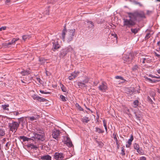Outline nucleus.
<instances>
[{"label":"nucleus","mask_w":160,"mask_h":160,"mask_svg":"<svg viewBox=\"0 0 160 160\" xmlns=\"http://www.w3.org/2000/svg\"><path fill=\"white\" fill-rule=\"evenodd\" d=\"M129 19L124 18L123 20V27L126 28H131L136 24V21L139 18H144L145 14L142 12H128Z\"/></svg>","instance_id":"f257e3e1"},{"label":"nucleus","mask_w":160,"mask_h":160,"mask_svg":"<svg viewBox=\"0 0 160 160\" xmlns=\"http://www.w3.org/2000/svg\"><path fill=\"white\" fill-rule=\"evenodd\" d=\"M75 30L73 29H69L68 31H66L65 28H64V29L62 33V39L63 41H65V37L66 38V39L68 42H69L72 41L73 38V36L75 34Z\"/></svg>","instance_id":"f03ea898"},{"label":"nucleus","mask_w":160,"mask_h":160,"mask_svg":"<svg viewBox=\"0 0 160 160\" xmlns=\"http://www.w3.org/2000/svg\"><path fill=\"white\" fill-rule=\"evenodd\" d=\"M8 125L10 130L14 132H16L19 127V123L15 122H12V123H9Z\"/></svg>","instance_id":"7ed1b4c3"},{"label":"nucleus","mask_w":160,"mask_h":160,"mask_svg":"<svg viewBox=\"0 0 160 160\" xmlns=\"http://www.w3.org/2000/svg\"><path fill=\"white\" fill-rule=\"evenodd\" d=\"M60 131L55 129H53L52 131V137L57 141H58L60 138Z\"/></svg>","instance_id":"20e7f679"},{"label":"nucleus","mask_w":160,"mask_h":160,"mask_svg":"<svg viewBox=\"0 0 160 160\" xmlns=\"http://www.w3.org/2000/svg\"><path fill=\"white\" fill-rule=\"evenodd\" d=\"M65 155L62 153L55 152L53 155V158L56 160H65Z\"/></svg>","instance_id":"39448f33"},{"label":"nucleus","mask_w":160,"mask_h":160,"mask_svg":"<svg viewBox=\"0 0 160 160\" xmlns=\"http://www.w3.org/2000/svg\"><path fill=\"white\" fill-rule=\"evenodd\" d=\"M39 133L40 134L34 133V136L31 137L32 140L33 141L36 140V139L42 140V139L43 138L44 134L42 132L41 133L40 132Z\"/></svg>","instance_id":"423d86ee"},{"label":"nucleus","mask_w":160,"mask_h":160,"mask_svg":"<svg viewBox=\"0 0 160 160\" xmlns=\"http://www.w3.org/2000/svg\"><path fill=\"white\" fill-rule=\"evenodd\" d=\"M107 88V84L105 82H102L101 85L98 87L99 89L102 92H105Z\"/></svg>","instance_id":"0eeeda50"},{"label":"nucleus","mask_w":160,"mask_h":160,"mask_svg":"<svg viewBox=\"0 0 160 160\" xmlns=\"http://www.w3.org/2000/svg\"><path fill=\"white\" fill-rule=\"evenodd\" d=\"M52 44L53 45L52 49L53 51H55L56 50L59 48L60 47L57 41L53 40Z\"/></svg>","instance_id":"6e6552de"},{"label":"nucleus","mask_w":160,"mask_h":160,"mask_svg":"<svg viewBox=\"0 0 160 160\" xmlns=\"http://www.w3.org/2000/svg\"><path fill=\"white\" fill-rule=\"evenodd\" d=\"M79 73L78 71H74L71 73V75L69 76L68 78L70 80H72L73 78H76Z\"/></svg>","instance_id":"1a4fd4ad"},{"label":"nucleus","mask_w":160,"mask_h":160,"mask_svg":"<svg viewBox=\"0 0 160 160\" xmlns=\"http://www.w3.org/2000/svg\"><path fill=\"white\" fill-rule=\"evenodd\" d=\"M133 139L132 135H131L130 138L128 139L127 143L126 144V147L127 148H129L132 144V142Z\"/></svg>","instance_id":"9d476101"},{"label":"nucleus","mask_w":160,"mask_h":160,"mask_svg":"<svg viewBox=\"0 0 160 160\" xmlns=\"http://www.w3.org/2000/svg\"><path fill=\"white\" fill-rule=\"evenodd\" d=\"M18 138L22 140L23 142L28 141L32 140L31 138H28L24 136H20Z\"/></svg>","instance_id":"9b49d317"},{"label":"nucleus","mask_w":160,"mask_h":160,"mask_svg":"<svg viewBox=\"0 0 160 160\" xmlns=\"http://www.w3.org/2000/svg\"><path fill=\"white\" fill-rule=\"evenodd\" d=\"M67 54V51L65 49L62 50L61 51L59 54V57L60 58H63Z\"/></svg>","instance_id":"f8f14e48"},{"label":"nucleus","mask_w":160,"mask_h":160,"mask_svg":"<svg viewBox=\"0 0 160 160\" xmlns=\"http://www.w3.org/2000/svg\"><path fill=\"white\" fill-rule=\"evenodd\" d=\"M42 160H51V157L49 155H45L41 157Z\"/></svg>","instance_id":"ddd939ff"},{"label":"nucleus","mask_w":160,"mask_h":160,"mask_svg":"<svg viewBox=\"0 0 160 160\" xmlns=\"http://www.w3.org/2000/svg\"><path fill=\"white\" fill-rule=\"evenodd\" d=\"M66 138V142L67 145L70 147H71L72 146V144L70 138L67 137Z\"/></svg>","instance_id":"4468645a"},{"label":"nucleus","mask_w":160,"mask_h":160,"mask_svg":"<svg viewBox=\"0 0 160 160\" xmlns=\"http://www.w3.org/2000/svg\"><path fill=\"white\" fill-rule=\"evenodd\" d=\"M77 85L79 88H83L87 87V85L82 82H77Z\"/></svg>","instance_id":"2eb2a0df"},{"label":"nucleus","mask_w":160,"mask_h":160,"mask_svg":"<svg viewBox=\"0 0 160 160\" xmlns=\"http://www.w3.org/2000/svg\"><path fill=\"white\" fill-rule=\"evenodd\" d=\"M148 58H146L142 57L140 58V62H142L143 64L145 63V62L149 63L150 61L148 60Z\"/></svg>","instance_id":"dca6fc26"},{"label":"nucleus","mask_w":160,"mask_h":160,"mask_svg":"<svg viewBox=\"0 0 160 160\" xmlns=\"http://www.w3.org/2000/svg\"><path fill=\"white\" fill-rule=\"evenodd\" d=\"M23 76H25L29 74L30 73V71L28 70H23L20 72Z\"/></svg>","instance_id":"f3484780"},{"label":"nucleus","mask_w":160,"mask_h":160,"mask_svg":"<svg viewBox=\"0 0 160 160\" xmlns=\"http://www.w3.org/2000/svg\"><path fill=\"white\" fill-rule=\"evenodd\" d=\"M134 148L137 150V152L139 153H141L140 150V147L139 145L136 143H135L134 145Z\"/></svg>","instance_id":"a211bd4d"},{"label":"nucleus","mask_w":160,"mask_h":160,"mask_svg":"<svg viewBox=\"0 0 160 160\" xmlns=\"http://www.w3.org/2000/svg\"><path fill=\"white\" fill-rule=\"evenodd\" d=\"M39 117L38 115H36L34 116H32L28 117V119L30 120L31 121H32L35 120H37Z\"/></svg>","instance_id":"6ab92c4d"},{"label":"nucleus","mask_w":160,"mask_h":160,"mask_svg":"<svg viewBox=\"0 0 160 160\" xmlns=\"http://www.w3.org/2000/svg\"><path fill=\"white\" fill-rule=\"evenodd\" d=\"M27 147L28 148H31V149H36L38 148V147L36 145H34L32 143H29L27 145Z\"/></svg>","instance_id":"aec40b11"},{"label":"nucleus","mask_w":160,"mask_h":160,"mask_svg":"<svg viewBox=\"0 0 160 160\" xmlns=\"http://www.w3.org/2000/svg\"><path fill=\"white\" fill-rule=\"evenodd\" d=\"M5 131L3 128L0 126V137L2 136L5 135Z\"/></svg>","instance_id":"412c9836"},{"label":"nucleus","mask_w":160,"mask_h":160,"mask_svg":"<svg viewBox=\"0 0 160 160\" xmlns=\"http://www.w3.org/2000/svg\"><path fill=\"white\" fill-rule=\"evenodd\" d=\"M112 136L114 139L115 140L116 145H117V147L118 148L119 145L118 143V140L117 138L116 134L115 133H114L112 134Z\"/></svg>","instance_id":"4be33fe9"},{"label":"nucleus","mask_w":160,"mask_h":160,"mask_svg":"<svg viewBox=\"0 0 160 160\" xmlns=\"http://www.w3.org/2000/svg\"><path fill=\"white\" fill-rule=\"evenodd\" d=\"M67 51V53L72 52L73 51V49L71 46H69L65 49Z\"/></svg>","instance_id":"5701e85b"},{"label":"nucleus","mask_w":160,"mask_h":160,"mask_svg":"<svg viewBox=\"0 0 160 160\" xmlns=\"http://www.w3.org/2000/svg\"><path fill=\"white\" fill-rule=\"evenodd\" d=\"M95 132L99 133H102L104 132V131L97 127L95 128Z\"/></svg>","instance_id":"b1692460"},{"label":"nucleus","mask_w":160,"mask_h":160,"mask_svg":"<svg viewBox=\"0 0 160 160\" xmlns=\"http://www.w3.org/2000/svg\"><path fill=\"white\" fill-rule=\"evenodd\" d=\"M139 30H140L139 28H134V29L132 28L131 29V32L133 33H134V34H136V33H137Z\"/></svg>","instance_id":"393cba45"},{"label":"nucleus","mask_w":160,"mask_h":160,"mask_svg":"<svg viewBox=\"0 0 160 160\" xmlns=\"http://www.w3.org/2000/svg\"><path fill=\"white\" fill-rule=\"evenodd\" d=\"M88 118L87 117H84L82 119V121L83 122L88 123L89 121V120L88 119Z\"/></svg>","instance_id":"a878e982"},{"label":"nucleus","mask_w":160,"mask_h":160,"mask_svg":"<svg viewBox=\"0 0 160 160\" xmlns=\"http://www.w3.org/2000/svg\"><path fill=\"white\" fill-rule=\"evenodd\" d=\"M88 27L90 28H93L94 27V25L93 22L92 21H88Z\"/></svg>","instance_id":"bb28decb"},{"label":"nucleus","mask_w":160,"mask_h":160,"mask_svg":"<svg viewBox=\"0 0 160 160\" xmlns=\"http://www.w3.org/2000/svg\"><path fill=\"white\" fill-rule=\"evenodd\" d=\"M133 103L134 105V107H136L139 105V102L138 100H136L133 102Z\"/></svg>","instance_id":"cd10ccee"},{"label":"nucleus","mask_w":160,"mask_h":160,"mask_svg":"<svg viewBox=\"0 0 160 160\" xmlns=\"http://www.w3.org/2000/svg\"><path fill=\"white\" fill-rule=\"evenodd\" d=\"M37 100L40 102H46L47 100L45 98H44L42 97L39 96Z\"/></svg>","instance_id":"c85d7f7f"},{"label":"nucleus","mask_w":160,"mask_h":160,"mask_svg":"<svg viewBox=\"0 0 160 160\" xmlns=\"http://www.w3.org/2000/svg\"><path fill=\"white\" fill-rule=\"evenodd\" d=\"M30 38L29 35H23L22 36V38L23 40L24 41L26 40L27 39H29Z\"/></svg>","instance_id":"c756f323"},{"label":"nucleus","mask_w":160,"mask_h":160,"mask_svg":"<svg viewBox=\"0 0 160 160\" xmlns=\"http://www.w3.org/2000/svg\"><path fill=\"white\" fill-rule=\"evenodd\" d=\"M155 92L153 91H151L150 92V95L151 96L153 99H154V97L155 96Z\"/></svg>","instance_id":"7c9ffc66"},{"label":"nucleus","mask_w":160,"mask_h":160,"mask_svg":"<svg viewBox=\"0 0 160 160\" xmlns=\"http://www.w3.org/2000/svg\"><path fill=\"white\" fill-rule=\"evenodd\" d=\"M61 88L62 91L64 92H66L67 90L65 87L62 84L61 85Z\"/></svg>","instance_id":"2f4dec72"},{"label":"nucleus","mask_w":160,"mask_h":160,"mask_svg":"<svg viewBox=\"0 0 160 160\" xmlns=\"http://www.w3.org/2000/svg\"><path fill=\"white\" fill-rule=\"evenodd\" d=\"M60 98L62 100V101L65 102L67 101V99L64 96L62 95H60Z\"/></svg>","instance_id":"473e14b6"},{"label":"nucleus","mask_w":160,"mask_h":160,"mask_svg":"<svg viewBox=\"0 0 160 160\" xmlns=\"http://www.w3.org/2000/svg\"><path fill=\"white\" fill-rule=\"evenodd\" d=\"M115 78L116 79H120L122 80L125 81V80L121 76H117L115 77Z\"/></svg>","instance_id":"72a5a7b5"},{"label":"nucleus","mask_w":160,"mask_h":160,"mask_svg":"<svg viewBox=\"0 0 160 160\" xmlns=\"http://www.w3.org/2000/svg\"><path fill=\"white\" fill-rule=\"evenodd\" d=\"M76 106L78 109L79 110L81 111H83V109L77 103L76 104Z\"/></svg>","instance_id":"f704fd0d"},{"label":"nucleus","mask_w":160,"mask_h":160,"mask_svg":"<svg viewBox=\"0 0 160 160\" xmlns=\"http://www.w3.org/2000/svg\"><path fill=\"white\" fill-rule=\"evenodd\" d=\"M89 81V78H88L87 77L85 80H83L82 82L83 83H87Z\"/></svg>","instance_id":"c9c22d12"},{"label":"nucleus","mask_w":160,"mask_h":160,"mask_svg":"<svg viewBox=\"0 0 160 160\" xmlns=\"http://www.w3.org/2000/svg\"><path fill=\"white\" fill-rule=\"evenodd\" d=\"M134 3L136 5H138L140 7L142 6V5L140 2L136 1L134 2Z\"/></svg>","instance_id":"e433bc0d"},{"label":"nucleus","mask_w":160,"mask_h":160,"mask_svg":"<svg viewBox=\"0 0 160 160\" xmlns=\"http://www.w3.org/2000/svg\"><path fill=\"white\" fill-rule=\"evenodd\" d=\"M146 79H147L150 82H151L154 83L156 82V80H152L151 78H148L147 77Z\"/></svg>","instance_id":"4c0bfd02"},{"label":"nucleus","mask_w":160,"mask_h":160,"mask_svg":"<svg viewBox=\"0 0 160 160\" xmlns=\"http://www.w3.org/2000/svg\"><path fill=\"white\" fill-rule=\"evenodd\" d=\"M39 60L41 64H43L45 62V60L42 58H40Z\"/></svg>","instance_id":"58836bf2"},{"label":"nucleus","mask_w":160,"mask_h":160,"mask_svg":"<svg viewBox=\"0 0 160 160\" xmlns=\"http://www.w3.org/2000/svg\"><path fill=\"white\" fill-rule=\"evenodd\" d=\"M11 144V142L10 141H9L6 144L5 146L8 149L9 148V146Z\"/></svg>","instance_id":"ea45409f"},{"label":"nucleus","mask_w":160,"mask_h":160,"mask_svg":"<svg viewBox=\"0 0 160 160\" xmlns=\"http://www.w3.org/2000/svg\"><path fill=\"white\" fill-rule=\"evenodd\" d=\"M147 99L148 101L150 102L152 104L153 103V101L149 96H148L147 97Z\"/></svg>","instance_id":"a19ab883"},{"label":"nucleus","mask_w":160,"mask_h":160,"mask_svg":"<svg viewBox=\"0 0 160 160\" xmlns=\"http://www.w3.org/2000/svg\"><path fill=\"white\" fill-rule=\"evenodd\" d=\"M150 37V34L149 33H148L145 37V39H148Z\"/></svg>","instance_id":"79ce46f5"},{"label":"nucleus","mask_w":160,"mask_h":160,"mask_svg":"<svg viewBox=\"0 0 160 160\" xmlns=\"http://www.w3.org/2000/svg\"><path fill=\"white\" fill-rule=\"evenodd\" d=\"M8 107V105H2V107L3 108V109L4 110H7V109H8V108H7V107Z\"/></svg>","instance_id":"37998d69"},{"label":"nucleus","mask_w":160,"mask_h":160,"mask_svg":"<svg viewBox=\"0 0 160 160\" xmlns=\"http://www.w3.org/2000/svg\"><path fill=\"white\" fill-rule=\"evenodd\" d=\"M18 121H19V122L18 123H19V125L21 122H23V118L21 117L19 118H18Z\"/></svg>","instance_id":"c03bdc74"},{"label":"nucleus","mask_w":160,"mask_h":160,"mask_svg":"<svg viewBox=\"0 0 160 160\" xmlns=\"http://www.w3.org/2000/svg\"><path fill=\"white\" fill-rule=\"evenodd\" d=\"M7 27L4 26V27H2L1 28H0V31H2V30H4L6 29Z\"/></svg>","instance_id":"a18cd8bd"},{"label":"nucleus","mask_w":160,"mask_h":160,"mask_svg":"<svg viewBox=\"0 0 160 160\" xmlns=\"http://www.w3.org/2000/svg\"><path fill=\"white\" fill-rule=\"evenodd\" d=\"M38 96H37L36 95H34L33 96V98L34 99H36L37 100L38 98Z\"/></svg>","instance_id":"49530a36"},{"label":"nucleus","mask_w":160,"mask_h":160,"mask_svg":"<svg viewBox=\"0 0 160 160\" xmlns=\"http://www.w3.org/2000/svg\"><path fill=\"white\" fill-rule=\"evenodd\" d=\"M40 92L41 93H43V94H49L50 93L49 92H45L43 91H42V90H40Z\"/></svg>","instance_id":"de8ad7c7"},{"label":"nucleus","mask_w":160,"mask_h":160,"mask_svg":"<svg viewBox=\"0 0 160 160\" xmlns=\"http://www.w3.org/2000/svg\"><path fill=\"white\" fill-rule=\"evenodd\" d=\"M13 114L16 116L18 115L20 113L18 112H13Z\"/></svg>","instance_id":"09e8293b"},{"label":"nucleus","mask_w":160,"mask_h":160,"mask_svg":"<svg viewBox=\"0 0 160 160\" xmlns=\"http://www.w3.org/2000/svg\"><path fill=\"white\" fill-rule=\"evenodd\" d=\"M11 45V43L10 42L5 43V46L8 47L9 45Z\"/></svg>","instance_id":"8fccbe9b"},{"label":"nucleus","mask_w":160,"mask_h":160,"mask_svg":"<svg viewBox=\"0 0 160 160\" xmlns=\"http://www.w3.org/2000/svg\"><path fill=\"white\" fill-rule=\"evenodd\" d=\"M135 116L138 120H140L142 118L141 117L138 116L137 115H136Z\"/></svg>","instance_id":"3c124183"},{"label":"nucleus","mask_w":160,"mask_h":160,"mask_svg":"<svg viewBox=\"0 0 160 160\" xmlns=\"http://www.w3.org/2000/svg\"><path fill=\"white\" fill-rule=\"evenodd\" d=\"M140 160H146V158L144 157H142L140 158Z\"/></svg>","instance_id":"603ef678"},{"label":"nucleus","mask_w":160,"mask_h":160,"mask_svg":"<svg viewBox=\"0 0 160 160\" xmlns=\"http://www.w3.org/2000/svg\"><path fill=\"white\" fill-rule=\"evenodd\" d=\"M138 67L137 66H135L133 68H132V69L134 71L136 70L138 68Z\"/></svg>","instance_id":"864d4df0"},{"label":"nucleus","mask_w":160,"mask_h":160,"mask_svg":"<svg viewBox=\"0 0 160 160\" xmlns=\"http://www.w3.org/2000/svg\"><path fill=\"white\" fill-rule=\"evenodd\" d=\"M36 79L40 83L41 79L39 78H36Z\"/></svg>","instance_id":"5fc2aeb1"},{"label":"nucleus","mask_w":160,"mask_h":160,"mask_svg":"<svg viewBox=\"0 0 160 160\" xmlns=\"http://www.w3.org/2000/svg\"><path fill=\"white\" fill-rule=\"evenodd\" d=\"M16 40L15 39V38H13L12 40V42H13V43H15L16 42Z\"/></svg>","instance_id":"6e6d98bb"},{"label":"nucleus","mask_w":160,"mask_h":160,"mask_svg":"<svg viewBox=\"0 0 160 160\" xmlns=\"http://www.w3.org/2000/svg\"><path fill=\"white\" fill-rule=\"evenodd\" d=\"M152 11H147V13L148 14H150L152 13Z\"/></svg>","instance_id":"4d7b16f0"},{"label":"nucleus","mask_w":160,"mask_h":160,"mask_svg":"<svg viewBox=\"0 0 160 160\" xmlns=\"http://www.w3.org/2000/svg\"><path fill=\"white\" fill-rule=\"evenodd\" d=\"M157 45H158L159 46V49L160 50V41L158 42L157 43Z\"/></svg>","instance_id":"13d9d810"},{"label":"nucleus","mask_w":160,"mask_h":160,"mask_svg":"<svg viewBox=\"0 0 160 160\" xmlns=\"http://www.w3.org/2000/svg\"><path fill=\"white\" fill-rule=\"evenodd\" d=\"M155 55L156 56H157L158 57H160V55L157 54L156 52L155 53Z\"/></svg>","instance_id":"bf43d9fd"},{"label":"nucleus","mask_w":160,"mask_h":160,"mask_svg":"<svg viewBox=\"0 0 160 160\" xmlns=\"http://www.w3.org/2000/svg\"><path fill=\"white\" fill-rule=\"evenodd\" d=\"M151 77H152V78H158V77H156V76H153L152 75H150Z\"/></svg>","instance_id":"052dcab7"},{"label":"nucleus","mask_w":160,"mask_h":160,"mask_svg":"<svg viewBox=\"0 0 160 160\" xmlns=\"http://www.w3.org/2000/svg\"><path fill=\"white\" fill-rule=\"evenodd\" d=\"M103 125H105V124H107V123L105 120H103Z\"/></svg>","instance_id":"680f3d73"},{"label":"nucleus","mask_w":160,"mask_h":160,"mask_svg":"<svg viewBox=\"0 0 160 160\" xmlns=\"http://www.w3.org/2000/svg\"><path fill=\"white\" fill-rule=\"evenodd\" d=\"M112 35L113 36L115 37H116L117 35L116 34H112Z\"/></svg>","instance_id":"e2e57ef3"},{"label":"nucleus","mask_w":160,"mask_h":160,"mask_svg":"<svg viewBox=\"0 0 160 160\" xmlns=\"http://www.w3.org/2000/svg\"><path fill=\"white\" fill-rule=\"evenodd\" d=\"M157 72L159 74H160V69H158V70H157Z\"/></svg>","instance_id":"0e129e2a"},{"label":"nucleus","mask_w":160,"mask_h":160,"mask_svg":"<svg viewBox=\"0 0 160 160\" xmlns=\"http://www.w3.org/2000/svg\"><path fill=\"white\" fill-rule=\"evenodd\" d=\"M105 131H106V132H108V129H107V127H105Z\"/></svg>","instance_id":"69168bd1"},{"label":"nucleus","mask_w":160,"mask_h":160,"mask_svg":"<svg viewBox=\"0 0 160 160\" xmlns=\"http://www.w3.org/2000/svg\"><path fill=\"white\" fill-rule=\"evenodd\" d=\"M11 0H7L6 1V3H8L10 2Z\"/></svg>","instance_id":"338daca9"},{"label":"nucleus","mask_w":160,"mask_h":160,"mask_svg":"<svg viewBox=\"0 0 160 160\" xmlns=\"http://www.w3.org/2000/svg\"><path fill=\"white\" fill-rule=\"evenodd\" d=\"M15 39L16 40V42L19 40V39L18 38H15Z\"/></svg>","instance_id":"774afa93"}]
</instances>
